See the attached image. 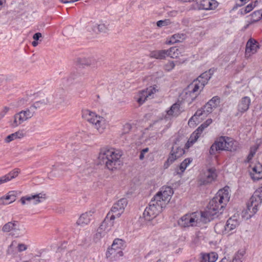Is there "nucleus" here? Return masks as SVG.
Segmentation results:
<instances>
[{
  "label": "nucleus",
  "mask_w": 262,
  "mask_h": 262,
  "mask_svg": "<svg viewBox=\"0 0 262 262\" xmlns=\"http://www.w3.org/2000/svg\"><path fill=\"white\" fill-rule=\"evenodd\" d=\"M110 214V212L107 214V216L100 225L106 233L112 229V228L114 225V220L115 219V215H111L109 216Z\"/></svg>",
  "instance_id": "24"
},
{
  "label": "nucleus",
  "mask_w": 262,
  "mask_h": 262,
  "mask_svg": "<svg viewBox=\"0 0 262 262\" xmlns=\"http://www.w3.org/2000/svg\"><path fill=\"white\" fill-rule=\"evenodd\" d=\"M227 259L225 258H223L220 262H227Z\"/></svg>",
  "instance_id": "61"
},
{
  "label": "nucleus",
  "mask_w": 262,
  "mask_h": 262,
  "mask_svg": "<svg viewBox=\"0 0 262 262\" xmlns=\"http://www.w3.org/2000/svg\"><path fill=\"white\" fill-rule=\"evenodd\" d=\"M255 5H253L252 4H250L248 5L245 8L241 9L240 10L241 13L242 14H246L247 13L250 12L251 11L253 10Z\"/></svg>",
  "instance_id": "45"
},
{
  "label": "nucleus",
  "mask_w": 262,
  "mask_h": 262,
  "mask_svg": "<svg viewBox=\"0 0 262 262\" xmlns=\"http://www.w3.org/2000/svg\"><path fill=\"white\" fill-rule=\"evenodd\" d=\"M92 215V214L91 212L83 213L78 220L76 223L77 224L81 226L88 225L90 223L91 220V216Z\"/></svg>",
  "instance_id": "29"
},
{
  "label": "nucleus",
  "mask_w": 262,
  "mask_h": 262,
  "mask_svg": "<svg viewBox=\"0 0 262 262\" xmlns=\"http://www.w3.org/2000/svg\"><path fill=\"white\" fill-rule=\"evenodd\" d=\"M217 177L216 170L214 168H211L207 169L201 175L199 182L200 185H207L215 180Z\"/></svg>",
  "instance_id": "14"
},
{
  "label": "nucleus",
  "mask_w": 262,
  "mask_h": 262,
  "mask_svg": "<svg viewBox=\"0 0 262 262\" xmlns=\"http://www.w3.org/2000/svg\"><path fill=\"white\" fill-rule=\"evenodd\" d=\"M186 38V35L183 33H178L173 35L170 38L168 43L173 44L178 42H181Z\"/></svg>",
  "instance_id": "33"
},
{
  "label": "nucleus",
  "mask_w": 262,
  "mask_h": 262,
  "mask_svg": "<svg viewBox=\"0 0 262 262\" xmlns=\"http://www.w3.org/2000/svg\"><path fill=\"white\" fill-rule=\"evenodd\" d=\"M213 111V108L209 106L207 103L203 108L200 110H198L195 113V114L189 119V124L191 123L192 121L196 122L198 121L197 120L198 117H201V119H202L205 117L207 116L209 114L211 113Z\"/></svg>",
  "instance_id": "16"
},
{
  "label": "nucleus",
  "mask_w": 262,
  "mask_h": 262,
  "mask_svg": "<svg viewBox=\"0 0 262 262\" xmlns=\"http://www.w3.org/2000/svg\"><path fill=\"white\" fill-rule=\"evenodd\" d=\"M218 258V255L215 252L203 254L200 262H215Z\"/></svg>",
  "instance_id": "31"
},
{
  "label": "nucleus",
  "mask_w": 262,
  "mask_h": 262,
  "mask_svg": "<svg viewBox=\"0 0 262 262\" xmlns=\"http://www.w3.org/2000/svg\"><path fill=\"white\" fill-rule=\"evenodd\" d=\"M83 74H81L80 73H73L70 76V78L73 80H78L79 78H80Z\"/></svg>",
  "instance_id": "51"
},
{
  "label": "nucleus",
  "mask_w": 262,
  "mask_h": 262,
  "mask_svg": "<svg viewBox=\"0 0 262 262\" xmlns=\"http://www.w3.org/2000/svg\"><path fill=\"white\" fill-rule=\"evenodd\" d=\"M237 143L229 137H221L210 147V155H214L221 150L235 151L237 149Z\"/></svg>",
  "instance_id": "6"
},
{
  "label": "nucleus",
  "mask_w": 262,
  "mask_h": 262,
  "mask_svg": "<svg viewBox=\"0 0 262 262\" xmlns=\"http://www.w3.org/2000/svg\"><path fill=\"white\" fill-rule=\"evenodd\" d=\"M258 48V42L254 40L249 39L246 45V54L250 56L251 54L256 52Z\"/></svg>",
  "instance_id": "25"
},
{
  "label": "nucleus",
  "mask_w": 262,
  "mask_h": 262,
  "mask_svg": "<svg viewBox=\"0 0 262 262\" xmlns=\"http://www.w3.org/2000/svg\"><path fill=\"white\" fill-rule=\"evenodd\" d=\"M18 251L19 252H22L25 251L27 249V246L24 244H19L17 246Z\"/></svg>",
  "instance_id": "53"
},
{
  "label": "nucleus",
  "mask_w": 262,
  "mask_h": 262,
  "mask_svg": "<svg viewBox=\"0 0 262 262\" xmlns=\"http://www.w3.org/2000/svg\"><path fill=\"white\" fill-rule=\"evenodd\" d=\"M262 18V10L255 11L251 14V22H256Z\"/></svg>",
  "instance_id": "38"
},
{
  "label": "nucleus",
  "mask_w": 262,
  "mask_h": 262,
  "mask_svg": "<svg viewBox=\"0 0 262 262\" xmlns=\"http://www.w3.org/2000/svg\"><path fill=\"white\" fill-rule=\"evenodd\" d=\"M16 191H9L6 196L0 198V204L7 205L14 202L16 200Z\"/></svg>",
  "instance_id": "26"
},
{
  "label": "nucleus",
  "mask_w": 262,
  "mask_h": 262,
  "mask_svg": "<svg viewBox=\"0 0 262 262\" xmlns=\"http://www.w3.org/2000/svg\"><path fill=\"white\" fill-rule=\"evenodd\" d=\"M262 203V186L257 189L250 199L247 209L242 211V217L245 219H250L258 210V207Z\"/></svg>",
  "instance_id": "4"
},
{
  "label": "nucleus",
  "mask_w": 262,
  "mask_h": 262,
  "mask_svg": "<svg viewBox=\"0 0 262 262\" xmlns=\"http://www.w3.org/2000/svg\"><path fill=\"white\" fill-rule=\"evenodd\" d=\"M185 153L183 148L180 147L177 144L173 145L170 155L167 160V163H172L177 159L181 157Z\"/></svg>",
  "instance_id": "18"
},
{
  "label": "nucleus",
  "mask_w": 262,
  "mask_h": 262,
  "mask_svg": "<svg viewBox=\"0 0 262 262\" xmlns=\"http://www.w3.org/2000/svg\"><path fill=\"white\" fill-rule=\"evenodd\" d=\"M166 50L155 51L150 53V57L156 59H163L167 56Z\"/></svg>",
  "instance_id": "35"
},
{
  "label": "nucleus",
  "mask_w": 262,
  "mask_h": 262,
  "mask_svg": "<svg viewBox=\"0 0 262 262\" xmlns=\"http://www.w3.org/2000/svg\"><path fill=\"white\" fill-rule=\"evenodd\" d=\"M34 115L33 111L29 107L27 108L16 113L12 119L9 121V125L12 128L16 127L25 121L31 118Z\"/></svg>",
  "instance_id": "9"
},
{
  "label": "nucleus",
  "mask_w": 262,
  "mask_h": 262,
  "mask_svg": "<svg viewBox=\"0 0 262 262\" xmlns=\"http://www.w3.org/2000/svg\"><path fill=\"white\" fill-rule=\"evenodd\" d=\"M156 92L155 88L151 86L147 88L146 90L142 91L139 93V98L137 99L138 102L140 104H143L148 98H152V95Z\"/></svg>",
  "instance_id": "20"
},
{
  "label": "nucleus",
  "mask_w": 262,
  "mask_h": 262,
  "mask_svg": "<svg viewBox=\"0 0 262 262\" xmlns=\"http://www.w3.org/2000/svg\"><path fill=\"white\" fill-rule=\"evenodd\" d=\"M41 34L40 33H36L33 35V38L34 40H38L41 37Z\"/></svg>",
  "instance_id": "55"
},
{
  "label": "nucleus",
  "mask_w": 262,
  "mask_h": 262,
  "mask_svg": "<svg viewBox=\"0 0 262 262\" xmlns=\"http://www.w3.org/2000/svg\"><path fill=\"white\" fill-rule=\"evenodd\" d=\"M91 29L96 33L105 32L107 30V26L104 24H95L91 26Z\"/></svg>",
  "instance_id": "32"
},
{
  "label": "nucleus",
  "mask_w": 262,
  "mask_h": 262,
  "mask_svg": "<svg viewBox=\"0 0 262 262\" xmlns=\"http://www.w3.org/2000/svg\"><path fill=\"white\" fill-rule=\"evenodd\" d=\"M249 0H239L240 4H237L238 6H243L247 3Z\"/></svg>",
  "instance_id": "56"
},
{
  "label": "nucleus",
  "mask_w": 262,
  "mask_h": 262,
  "mask_svg": "<svg viewBox=\"0 0 262 262\" xmlns=\"http://www.w3.org/2000/svg\"><path fill=\"white\" fill-rule=\"evenodd\" d=\"M10 108L7 106H5L3 110L0 112V121L9 111Z\"/></svg>",
  "instance_id": "49"
},
{
  "label": "nucleus",
  "mask_w": 262,
  "mask_h": 262,
  "mask_svg": "<svg viewBox=\"0 0 262 262\" xmlns=\"http://www.w3.org/2000/svg\"><path fill=\"white\" fill-rule=\"evenodd\" d=\"M107 233L105 230L103 229L101 226L97 229V232L95 235V239L96 241H99L102 237L104 236Z\"/></svg>",
  "instance_id": "40"
},
{
  "label": "nucleus",
  "mask_w": 262,
  "mask_h": 262,
  "mask_svg": "<svg viewBox=\"0 0 262 262\" xmlns=\"http://www.w3.org/2000/svg\"><path fill=\"white\" fill-rule=\"evenodd\" d=\"M170 24L169 19L160 20L157 21V25L159 27H162L167 26Z\"/></svg>",
  "instance_id": "46"
},
{
  "label": "nucleus",
  "mask_w": 262,
  "mask_h": 262,
  "mask_svg": "<svg viewBox=\"0 0 262 262\" xmlns=\"http://www.w3.org/2000/svg\"><path fill=\"white\" fill-rule=\"evenodd\" d=\"M38 42L37 41V40H34L32 42V45H33V46L34 47H36L38 45Z\"/></svg>",
  "instance_id": "58"
},
{
  "label": "nucleus",
  "mask_w": 262,
  "mask_h": 262,
  "mask_svg": "<svg viewBox=\"0 0 262 262\" xmlns=\"http://www.w3.org/2000/svg\"><path fill=\"white\" fill-rule=\"evenodd\" d=\"M82 117L86 121L93 124L100 133L104 131L107 125V122L105 118L96 115L95 113L89 110L83 112Z\"/></svg>",
  "instance_id": "7"
},
{
  "label": "nucleus",
  "mask_w": 262,
  "mask_h": 262,
  "mask_svg": "<svg viewBox=\"0 0 262 262\" xmlns=\"http://www.w3.org/2000/svg\"><path fill=\"white\" fill-rule=\"evenodd\" d=\"M245 252L244 251H238L233 258L232 262H242Z\"/></svg>",
  "instance_id": "42"
},
{
  "label": "nucleus",
  "mask_w": 262,
  "mask_h": 262,
  "mask_svg": "<svg viewBox=\"0 0 262 262\" xmlns=\"http://www.w3.org/2000/svg\"><path fill=\"white\" fill-rule=\"evenodd\" d=\"M124 247L123 241L119 238L115 239L112 245V247L108 249V251L106 253L107 257L111 255H114V256H122L123 255V252L121 249Z\"/></svg>",
  "instance_id": "13"
},
{
  "label": "nucleus",
  "mask_w": 262,
  "mask_h": 262,
  "mask_svg": "<svg viewBox=\"0 0 262 262\" xmlns=\"http://www.w3.org/2000/svg\"><path fill=\"white\" fill-rule=\"evenodd\" d=\"M125 127H126V128H128V129H129V128H130V125H129V124H126V125H125Z\"/></svg>",
  "instance_id": "62"
},
{
  "label": "nucleus",
  "mask_w": 262,
  "mask_h": 262,
  "mask_svg": "<svg viewBox=\"0 0 262 262\" xmlns=\"http://www.w3.org/2000/svg\"><path fill=\"white\" fill-rule=\"evenodd\" d=\"M261 165H259L257 166H255L252 168V172H251V174L252 176H254V175H255L256 173L258 172V171H260L261 170Z\"/></svg>",
  "instance_id": "50"
},
{
  "label": "nucleus",
  "mask_w": 262,
  "mask_h": 262,
  "mask_svg": "<svg viewBox=\"0 0 262 262\" xmlns=\"http://www.w3.org/2000/svg\"><path fill=\"white\" fill-rule=\"evenodd\" d=\"M6 0H0V6H2L3 4L5 3Z\"/></svg>",
  "instance_id": "60"
},
{
  "label": "nucleus",
  "mask_w": 262,
  "mask_h": 262,
  "mask_svg": "<svg viewBox=\"0 0 262 262\" xmlns=\"http://www.w3.org/2000/svg\"><path fill=\"white\" fill-rule=\"evenodd\" d=\"M237 4H240V3L239 2H236V3L235 5V6L233 7V9H232L233 10H235V9H237L238 7L242 6H238Z\"/></svg>",
  "instance_id": "59"
},
{
  "label": "nucleus",
  "mask_w": 262,
  "mask_h": 262,
  "mask_svg": "<svg viewBox=\"0 0 262 262\" xmlns=\"http://www.w3.org/2000/svg\"><path fill=\"white\" fill-rule=\"evenodd\" d=\"M238 215L234 214L230 217L225 224L228 233L235 229L240 224Z\"/></svg>",
  "instance_id": "21"
},
{
  "label": "nucleus",
  "mask_w": 262,
  "mask_h": 262,
  "mask_svg": "<svg viewBox=\"0 0 262 262\" xmlns=\"http://www.w3.org/2000/svg\"><path fill=\"white\" fill-rule=\"evenodd\" d=\"M258 148V145L257 144H255L251 147L250 152L247 158V162H249L250 160L252 159L254 155L255 154Z\"/></svg>",
  "instance_id": "41"
},
{
  "label": "nucleus",
  "mask_w": 262,
  "mask_h": 262,
  "mask_svg": "<svg viewBox=\"0 0 262 262\" xmlns=\"http://www.w3.org/2000/svg\"><path fill=\"white\" fill-rule=\"evenodd\" d=\"M77 62L80 65L90 66L92 64V59L90 58H79Z\"/></svg>",
  "instance_id": "43"
},
{
  "label": "nucleus",
  "mask_w": 262,
  "mask_h": 262,
  "mask_svg": "<svg viewBox=\"0 0 262 262\" xmlns=\"http://www.w3.org/2000/svg\"><path fill=\"white\" fill-rule=\"evenodd\" d=\"M209 222V219L205 217L202 212H193L183 215L179 220V225L183 227L201 226Z\"/></svg>",
  "instance_id": "5"
},
{
  "label": "nucleus",
  "mask_w": 262,
  "mask_h": 262,
  "mask_svg": "<svg viewBox=\"0 0 262 262\" xmlns=\"http://www.w3.org/2000/svg\"><path fill=\"white\" fill-rule=\"evenodd\" d=\"M251 104V99L248 96L243 97L239 101L237 106V112L236 116L242 114L247 111Z\"/></svg>",
  "instance_id": "19"
},
{
  "label": "nucleus",
  "mask_w": 262,
  "mask_h": 262,
  "mask_svg": "<svg viewBox=\"0 0 262 262\" xmlns=\"http://www.w3.org/2000/svg\"><path fill=\"white\" fill-rule=\"evenodd\" d=\"M159 196H154L149 203L144 212L143 217L146 221H151L155 218L162 210L165 207L162 204L159 203L158 200Z\"/></svg>",
  "instance_id": "8"
},
{
  "label": "nucleus",
  "mask_w": 262,
  "mask_h": 262,
  "mask_svg": "<svg viewBox=\"0 0 262 262\" xmlns=\"http://www.w3.org/2000/svg\"><path fill=\"white\" fill-rule=\"evenodd\" d=\"M199 4V9L204 10H213L218 6V3L215 0H201Z\"/></svg>",
  "instance_id": "23"
},
{
  "label": "nucleus",
  "mask_w": 262,
  "mask_h": 262,
  "mask_svg": "<svg viewBox=\"0 0 262 262\" xmlns=\"http://www.w3.org/2000/svg\"><path fill=\"white\" fill-rule=\"evenodd\" d=\"M127 204L126 199H121L119 200L116 203L114 204L111 209L112 214L115 215L116 217H119L123 212L125 207Z\"/></svg>",
  "instance_id": "17"
},
{
  "label": "nucleus",
  "mask_w": 262,
  "mask_h": 262,
  "mask_svg": "<svg viewBox=\"0 0 262 262\" xmlns=\"http://www.w3.org/2000/svg\"><path fill=\"white\" fill-rule=\"evenodd\" d=\"M2 231L4 233L10 232V234L15 237H18L22 234L19 224L16 221H11L4 224Z\"/></svg>",
  "instance_id": "11"
},
{
  "label": "nucleus",
  "mask_w": 262,
  "mask_h": 262,
  "mask_svg": "<svg viewBox=\"0 0 262 262\" xmlns=\"http://www.w3.org/2000/svg\"><path fill=\"white\" fill-rule=\"evenodd\" d=\"M166 51H167V56H169L172 58H177L180 53L179 49L175 47H171Z\"/></svg>",
  "instance_id": "37"
},
{
  "label": "nucleus",
  "mask_w": 262,
  "mask_h": 262,
  "mask_svg": "<svg viewBox=\"0 0 262 262\" xmlns=\"http://www.w3.org/2000/svg\"><path fill=\"white\" fill-rule=\"evenodd\" d=\"M230 196L227 190L220 189L209 202L207 210L202 212L209 222L223 213V209L229 202Z\"/></svg>",
  "instance_id": "1"
},
{
  "label": "nucleus",
  "mask_w": 262,
  "mask_h": 262,
  "mask_svg": "<svg viewBox=\"0 0 262 262\" xmlns=\"http://www.w3.org/2000/svg\"><path fill=\"white\" fill-rule=\"evenodd\" d=\"M52 103L58 109L63 108L68 105V100L66 98V91L62 89L56 91L52 96H50Z\"/></svg>",
  "instance_id": "10"
},
{
  "label": "nucleus",
  "mask_w": 262,
  "mask_h": 262,
  "mask_svg": "<svg viewBox=\"0 0 262 262\" xmlns=\"http://www.w3.org/2000/svg\"><path fill=\"white\" fill-rule=\"evenodd\" d=\"M213 74V71L209 70L200 75L187 87L182 94V98L190 104L196 98L200 92L203 89Z\"/></svg>",
  "instance_id": "2"
},
{
  "label": "nucleus",
  "mask_w": 262,
  "mask_h": 262,
  "mask_svg": "<svg viewBox=\"0 0 262 262\" xmlns=\"http://www.w3.org/2000/svg\"><path fill=\"white\" fill-rule=\"evenodd\" d=\"M215 232L220 234H228L225 224L223 222L217 223L214 226Z\"/></svg>",
  "instance_id": "34"
},
{
  "label": "nucleus",
  "mask_w": 262,
  "mask_h": 262,
  "mask_svg": "<svg viewBox=\"0 0 262 262\" xmlns=\"http://www.w3.org/2000/svg\"><path fill=\"white\" fill-rule=\"evenodd\" d=\"M202 132L201 128H198L191 135L187 142L185 144L187 148H189L200 137Z\"/></svg>",
  "instance_id": "27"
},
{
  "label": "nucleus",
  "mask_w": 262,
  "mask_h": 262,
  "mask_svg": "<svg viewBox=\"0 0 262 262\" xmlns=\"http://www.w3.org/2000/svg\"><path fill=\"white\" fill-rule=\"evenodd\" d=\"M191 161L192 160H190V159H186L182 162L180 166V169L181 172H183L186 169L187 166L191 162Z\"/></svg>",
  "instance_id": "44"
},
{
  "label": "nucleus",
  "mask_w": 262,
  "mask_h": 262,
  "mask_svg": "<svg viewBox=\"0 0 262 262\" xmlns=\"http://www.w3.org/2000/svg\"><path fill=\"white\" fill-rule=\"evenodd\" d=\"M19 172L20 171L18 169H15L7 174L0 177V184L8 182L12 179L16 178Z\"/></svg>",
  "instance_id": "28"
},
{
  "label": "nucleus",
  "mask_w": 262,
  "mask_h": 262,
  "mask_svg": "<svg viewBox=\"0 0 262 262\" xmlns=\"http://www.w3.org/2000/svg\"><path fill=\"white\" fill-rule=\"evenodd\" d=\"M175 67V63L173 61L169 62L165 65V69L167 71L172 70Z\"/></svg>",
  "instance_id": "48"
},
{
  "label": "nucleus",
  "mask_w": 262,
  "mask_h": 262,
  "mask_svg": "<svg viewBox=\"0 0 262 262\" xmlns=\"http://www.w3.org/2000/svg\"><path fill=\"white\" fill-rule=\"evenodd\" d=\"M208 104L210 106L213 110L220 103V98L217 96L213 97L208 102Z\"/></svg>",
  "instance_id": "39"
},
{
  "label": "nucleus",
  "mask_w": 262,
  "mask_h": 262,
  "mask_svg": "<svg viewBox=\"0 0 262 262\" xmlns=\"http://www.w3.org/2000/svg\"><path fill=\"white\" fill-rule=\"evenodd\" d=\"M171 164V163H167V161H166V163H165V164H164V165H166V164H167V166H168L169 164Z\"/></svg>",
  "instance_id": "63"
},
{
  "label": "nucleus",
  "mask_w": 262,
  "mask_h": 262,
  "mask_svg": "<svg viewBox=\"0 0 262 262\" xmlns=\"http://www.w3.org/2000/svg\"><path fill=\"white\" fill-rule=\"evenodd\" d=\"M180 114L179 105L177 103L173 104L167 111L165 118L166 119H171L173 117L178 116Z\"/></svg>",
  "instance_id": "30"
},
{
  "label": "nucleus",
  "mask_w": 262,
  "mask_h": 262,
  "mask_svg": "<svg viewBox=\"0 0 262 262\" xmlns=\"http://www.w3.org/2000/svg\"><path fill=\"white\" fill-rule=\"evenodd\" d=\"M252 178L255 180H258L259 179H262V168L260 171H258L257 173L254 176H252Z\"/></svg>",
  "instance_id": "52"
},
{
  "label": "nucleus",
  "mask_w": 262,
  "mask_h": 262,
  "mask_svg": "<svg viewBox=\"0 0 262 262\" xmlns=\"http://www.w3.org/2000/svg\"><path fill=\"white\" fill-rule=\"evenodd\" d=\"M148 148H145L142 149L140 154L139 159L141 160H143L144 158V154L147 153L148 151Z\"/></svg>",
  "instance_id": "54"
},
{
  "label": "nucleus",
  "mask_w": 262,
  "mask_h": 262,
  "mask_svg": "<svg viewBox=\"0 0 262 262\" xmlns=\"http://www.w3.org/2000/svg\"><path fill=\"white\" fill-rule=\"evenodd\" d=\"M24 135L22 133L20 132H16L14 133L8 135L5 139V142L7 143H9L16 139L21 138Z\"/></svg>",
  "instance_id": "36"
},
{
  "label": "nucleus",
  "mask_w": 262,
  "mask_h": 262,
  "mask_svg": "<svg viewBox=\"0 0 262 262\" xmlns=\"http://www.w3.org/2000/svg\"><path fill=\"white\" fill-rule=\"evenodd\" d=\"M212 121L211 119H207L204 123L201 125L198 128H201V131L203 132V130L208 127L211 123Z\"/></svg>",
  "instance_id": "47"
},
{
  "label": "nucleus",
  "mask_w": 262,
  "mask_h": 262,
  "mask_svg": "<svg viewBox=\"0 0 262 262\" xmlns=\"http://www.w3.org/2000/svg\"><path fill=\"white\" fill-rule=\"evenodd\" d=\"M46 198V194L44 193H38L31 195H26L23 196L20 201L23 205L27 204L31 202H33L34 204H37L42 202Z\"/></svg>",
  "instance_id": "15"
},
{
  "label": "nucleus",
  "mask_w": 262,
  "mask_h": 262,
  "mask_svg": "<svg viewBox=\"0 0 262 262\" xmlns=\"http://www.w3.org/2000/svg\"><path fill=\"white\" fill-rule=\"evenodd\" d=\"M61 2L67 4L69 3H73L74 2L77 1V0H60Z\"/></svg>",
  "instance_id": "57"
},
{
  "label": "nucleus",
  "mask_w": 262,
  "mask_h": 262,
  "mask_svg": "<svg viewBox=\"0 0 262 262\" xmlns=\"http://www.w3.org/2000/svg\"><path fill=\"white\" fill-rule=\"evenodd\" d=\"M185 262H191V260H189V261H185Z\"/></svg>",
  "instance_id": "64"
},
{
  "label": "nucleus",
  "mask_w": 262,
  "mask_h": 262,
  "mask_svg": "<svg viewBox=\"0 0 262 262\" xmlns=\"http://www.w3.org/2000/svg\"><path fill=\"white\" fill-rule=\"evenodd\" d=\"M52 104V100L51 97L43 98L39 101H36L32 105H31L29 108L33 111V114H35V111L37 108H41L46 105Z\"/></svg>",
  "instance_id": "22"
},
{
  "label": "nucleus",
  "mask_w": 262,
  "mask_h": 262,
  "mask_svg": "<svg viewBox=\"0 0 262 262\" xmlns=\"http://www.w3.org/2000/svg\"><path fill=\"white\" fill-rule=\"evenodd\" d=\"M173 193L172 189L169 186L163 187L160 191L158 192L155 196H159L160 199L158 202L159 203L165 207L166 205L169 202L171 196Z\"/></svg>",
  "instance_id": "12"
},
{
  "label": "nucleus",
  "mask_w": 262,
  "mask_h": 262,
  "mask_svg": "<svg viewBox=\"0 0 262 262\" xmlns=\"http://www.w3.org/2000/svg\"><path fill=\"white\" fill-rule=\"evenodd\" d=\"M121 151L113 148L103 147L99 153L98 159L101 164H105L109 170L118 168L122 164Z\"/></svg>",
  "instance_id": "3"
}]
</instances>
